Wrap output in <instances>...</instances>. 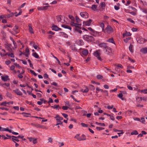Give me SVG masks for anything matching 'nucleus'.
<instances>
[{"mask_svg": "<svg viewBox=\"0 0 147 147\" xmlns=\"http://www.w3.org/2000/svg\"><path fill=\"white\" fill-rule=\"evenodd\" d=\"M112 29L111 27L109 26H107V27L106 28L107 32L108 33H110L111 32Z\"/></svg>", "mask_w": 147, "mask_h": 147, "instance_id": "nucleus-12", "label": "nucleus"}, {"mask_svg": "<svg viewBox=\"0 0 147 147\" xmlns=\"http://www.w3.org/2000/svg\"><path fill=\"white\" fill-rule=\"evenodd\" d=\"M100 50H99L97 51H95L94 53V55L97 57V58L100 61H101L102 60V59L100 57Z\"/></svg>", "mask_w": 147, "mask_h": 147, "instance_id": "nucleus-2", "label": "nucleus"}, {"mask_svg": "<svg viewBox=\"0 0 147 147\" xmlns=\"http://www.w3.org/2000/svg\"><path fill=\"white\" fill-rule=\"evenodd\" d=\"M63 119H60V118L59 119H57L56 120H57V122H58V123H57V124L56 125H63V122H61L60 121V120H62Z\"/></svg>", "mask_w": 147, "mask_h": 147, "instance_id": "nucleus-14", "label": "nucleus"}, {"mask_svg": "<svg viewBox=\"0 0 147 147\" xmlns=\"http://www.w3.org/2000/svg\"><path fill=\"white\" fill-rule=\"evenodd\" d=\"M30 72L33 74L35 76H37V74L33 71L30 70Z\"/></svg>", "mask_w": 147, "mask_h": 147, "instance_id": "nucleus-43", "label": "nucleus"}, {"mask_svg": "<svg viewBox=\"0 0 147 147\" xmlns=\"http://www.w3.org/2000/svg\"><path fill=\"white\" fill-rule=\"evenodd\" d=\"M59 34L60 36H62L65 38H67L68 37V35L64 32H60L59 33Z\"/></svg>", "mask_w": 147, "mask_h": 147, "instance_id": "nucleus-10", "label": "nucleus"}, {"mask_svg": "<svg viewBox=\"0 0 147 147\" xmlns=\"http://www.w3.org/2000/svg\"><path fill=\"white\" fill-rule=\"evenodd\" d=\"M48 140L49 141V142L52 143L53 142V139L51 137L49 138Z\"/></svg>", "mask_w": 147, "mask_h": 147, "instance_id": "nucleus-53", "label": "nucleus"}, {"mask_svg": "<svg viewBox=\"0 0 147 147\" xmlns=\"http://www.w3.org/2000/svg\"><path fill=\"white\" fill-rule=\"evenodd\" d=\"M81 125L83 127H88V125L87 124H86L85 123H82L81 124Z\"/></svg>", "mask_w": 147, "mask_h": 147, "instance_id": "nucleus-49", "label": "nucleus"}, {"mask_svg": "<svg viewBox=\"0 0 147 147\" xmlns=\"http://www.w3.org/2000/svg\"><path fill=\"white\" fill-rule=\"evenodd\" d=\"M63 116L65 118H67L68 117V115L65 113H62Z\"/></svg>", "mask_w": 147, "mask_h": 147, "instance_id": "nucleus-59", "label": "nucleus"}, {"mask_svg": "<svg viewBox=\"0 0 147 147\" xmlns=\"http://www.w3.org/2000/svg\"><path fill=\"white\" fill-rule=\"evenodd\" d=\"M55 118L56 119L57 118V119L60 118V119H63V118L62 117H60L59 115H56V117H55Z\"/></svg>", "mask_w": 147, "mask_h": 147, "instance_id": "nucleus-37", "label": "nucleus"}, {"mask_svg": "<svg viewBox=\"0 0 147 147\" xmlns=\"http://www.w3.org/2000/svg\"><path fill=\"white\" fill-rule=\"evenodd\" d=\"M75 30H76L77 32H79L80 34L82 33V31L78 29L77 28H76L75 29Z\"/></svg>", "mask_w": 147, "mask_h": 147, "instance_id": "nucleus-57", "label": "nucleus"}, {"mask_svg": "<svg viewBox=\"0 0 147 147\" xmlns=\"http://www.w3.org/2000/svg\"><path fill=\"white\" fill-rule=\"evenodd\" d=\"M28 139H29L30 142H32L34 144H36L37 143V139L33 138L32 137L28 138Z\"/></svg>", "mask_w": 147, "mask_h": 147, "instance_id": "nucleus-8", "label": "nucleus"}, {"mask_svg": "<svg viewBox=\"0 0 147 147\" xmlns=\"http://www.w3.org/2000/svg\"><path fill=\"white\" fill-rule=\"evenodd\" d=\"M62 27L68 29L70 30H71V28L70 26L68 25H61Z\"/></svg>", "mask_w": 147, "mask_h": 147, "instance_id": "nucleus-18", "label": "nucleus"}, {"mask_svg": "<svg viewBox=\"0 0 147 147\" xmlns=\"http://www.w3.org/2000/svg\"><path fill=\"white\" fill-rule=\"evenodd\" d=\"M31 125L34 126L36 127L37 128H42L43 126H41L39 124L35 123H32Z\"/></svg>", "mask_w": 147, "mask_h": 147, "instance_id": "nucleus-15", "label": "nucleus"}, {"mask_svg": "<svg viewBox=\"0 0 147 147\" xmlns=\"http://www.w3.org/2000/svg\"><path fill=\"white\" fill-rule=\"evenodd\" d=\"M123 96V95L122 93H120L118 95L119 97L121 98L122 100H123L124 98H122Z\"/></svg>", "mask_w": 147, "mask_h": 147, "instance_id": "nucleus-33", "label": "nucleus"}, {"mask_svg": "<svg viewBox=\"0 0 147 147\" xmlns=\"http://www.w3.org/2000/svg\"><path fill=\"white\" fill-rule=\"evenodd\" d=\"M99 46L102 48L104 49V51L108 47L107 46L106 43L103 42L100 44Z\"/></svg>", "mask_w": 147, "mask_h": 147, "instance_id": "nucleus-7", "label": "nucleus"}, {"mask_svg": "<svg viewBox=\"0 0 147 147\" xmlns=\"http://www.w3.org/2000/svg\"><path fill=\"white\" fill-rule=\"evenodd\" d=\"M140 51L143 53H147V48L146 47L141 49Z\"/></svg>", "mask_w": 147, "mask_h": 147, "instance_id": "nucleus-17", "label": "nucleus"}, {"mask_svg": "<svg viewBox=\"0 0 147 147\" xmlns=\"http://www.w3.org/2000/svg\"><path fill=\"white\" fill-rule=\"evenodd\" d=\"M62 108L64 110H67L69 108V107L67 106H63L62 107Z\"/></svg>", "mask_w": 147, "mask_h": 147, "instance_id": "nucleus-46", "label": "nucleus"}, {"mask_svg": "<svg viewBox=\"0 0 147 147\" xmlns=\"http://www.w3.org/2000/svg\"><path fill=\"white\" fill-rule=\"evenodd\" d=\"M90 89L91 90H95V87L94 86L92 85H90Z\"/></svg>", "mask_w": 147, "mask_h": 147, "instance_id": "nucleus-47", "label": "nucleus"}, {"mask_svg": "<svg viewBox=\"0 0 147 147\" xmlns=\"http://www.w3.org/2000/svg\"><path fill=\"white\" fill-rule=\"evenodd\" d=\"M12 137H14L15 138H22L24 137V136H17V137L14 136H12Z\"/></svg>", "mask_w": 147, "mask_h": 147, "instance_id": "nucleus-40", "label": "nucleus"}, {"mask_svg": "<svg viewBox=\"0 0 147 147\" xmlns=\"http://www.w3.org/2000/svg\"><path fill=\"white\" fill-rule=\"evenodd\" d=\"M82 136L84 137V138H81L80 137H79L78 138H77L78 140L79 141H81V140H86V137L84 135H82Z\"/></svg>", "mask_w": 147, "mask_h": 147, "instance_id": "nucleus-22", "label": "nucleus"}, {"mask_svg": "<svg viewBox=\"0 0 147 147\" xmlns=\"http://www.w3.org/2000/svg\"><path fill=\"white\" fill-rule=\"evenodd\" d=\"M127 20L131 23H133V24H135V22L133 20H132L131 18H128L127 19Z\"/></svg>", "mask_w": 147, "mask_h": 147, "instance_id": "nucleus-42", "label": "nucleus"}, {"mask_svg": "<svg viewBox=\"0 0 147 147\" xmlns=\"http://www.w3.org/2000/svg\"><path fill=\"white\" fill-rule=\"evenodd\" d=\"M15 68V66L14 65H12L11 66L10 69L11 70L15 72L16 73V71L14 70Z\"/></svg>", "mask_w": 147, "mask_h": 147, "instance_id": "nucleus-36", "label": "nucleus"}, {"mask_svg": "<svg viewBox=\"0 0 147 147\" xmlns=\"http://www.w3.org/2000/svg\"><path fill=\"white\" fill-rule=\"evenodd\" d=\"M51 107L56 109H57L58 107L60 109L61 108V107L59 106V105H55L54 106H52Z\"/></svg>", "mask_w": 147, "mask_h": 147, "instance_id": "nucleus-38", "label": "nucleus"}, {"mask_svg": "<svg viewBox=\"0 0 147 147\" xmlns=\"http://www.w3.org/2000/svg\"><path fill=\"white\" fill-rule=\"evenodd\" d=\"M89 91L87 87L86 88V89L84 90L83 91V93H86L87 92H88Z\"/></svg>", "mask_w": 147, "mask_h": 147, "instance_id": "nucleus-51", "label": "nucleus"}, {"mask_svg": "<svg viewBox=\"0 0 147 147\" xmlns=\"http://www.w3.org/2000/svg\"><path fill=\"white\" fill-rule=\"evenodd\" d=\"M14 91L18 95H22V93L18 89H16L14 90Z\"/></svg>", "mask_w": 147, "mask_h": 147, "instance_id": "nucleus-16", "label": "nucleus"}, {"mask_svg": "<svg viewBox=\"0 0 147 147\" xmlns=\"http://www.w3.org/2000/svg\"><path fill=\"white\" fill-rule=\"evenodd\" d=\"M131 34H130V32H126L125 33L123 34V36L124 37L125 36H130Z\"/></svg>", "mask_w": 147, "mask_h": 147, "instance_id": "nucleus-24", "label": "nucleus"}, {"mask_svg": "<svg viewBox=\"0 0 147 147\" xmlns=\"http://www.w3.org/2000/svg\"><path fill=\"white\" fill-rule=\"evenodd\" d=\"M32 55L36 58H39V56L36 52L32 53Z\"/></svg>", "mask_w": 147, "mask_h": 147, "instance_id": "nucleus-23", "label": "nucleus"}, {"mask_svg": "<svg viewBox=\"0 0 147 147\" xmlns=\"http://www.w3.org/2000/svg\"><path fill=\"white\" fill-rule=\"evenodd\" d=\"M62 16H58L57 17V19L58 22H59L62 20Z\"/></svg>", "mask_w": 147, "mask_h": 147, "instance_id": "nucleus-26", "label": "nucleus"}, {"mask_svg": "<svg viewBox=\"0 0 147 147\" xmlns=\"http://www.w3.org/2000/svg\"><path fill=\"white\" fill-rule=\"evenodd\" d=\"M31 24H28V27H29V29L28 30L29 31V32L31 33V34H33L34 33V32L33 31V29L31 26Z\"/></svg>", "mask_w": 147, "mask_h": 147, "instance_id": "nucleus-11", "label": "nucleus"}, {"mask_svg": "<svg viewBox=\"0 0 147 147\" xmlns=\"http://www.w3.org/2000/svg\"><path fill=\"white\" fill-rule=\"evenodd\" d=\"M127 87L128 88V89L129 90H133V88H132V87H131L130 86L128 85L127 86Z\"/></svg>", "mask_w": 147, "mask_h": 147, "instance_id": "nucleus-64", "label": "nucleus"}, {"mask_svg": "<svg viewBox=\"0 0 147 147\" xmlns=\"http://www.w3.org/2000/svg\"><path fill=\"white\" fill-rule=\"evenodd\" d=\"M20 73L18 75V77L20 79H22L23 78V76Z\"/></svg>", "mask_w": 147, "mask_h": 147, "instance_id": "nucleus-56", "label": "nucleus"}, {"mask_svg": "<svg viewBox=\"0 0 147 147\" xmlns=\"http://www.w3.org/2000/svg\"><path fill=\"white\" fill-rule=\"evenodd\" d=\"M10 39L13 42V44L14 45L15 48H16L17 47V45L16 42H15L12 38L11 37Z\"/></svg>", "mask_w": 147, "mask_h": 147, "instance_id": "nucleus-21", "label": "nucleus"}, {"mask_svg": "<svg viewBox=\"0 0 147 147\" xmlns=\"http://www.w3.org/2000/svg\"><path fill=\"white\" fill-rule=\"evenodd\" d=\"M100 27L102 28V31H104V24L102 23H101L100 24Z\"/></svg>", "mask_w": 147, "mask_h": 147, "instance_id": "nucleus-35", "label": "nucleus"}, {"mask_svg": "<svg viewBox=\"0 0 147 147\" xmlns=\"http://www.w3.org/2000/svg\"><path fill=\"white\" fill-rule=\"evenodd\" d=\"M4 131H8L10 133L11 132V130H9L7 128H5Z\"/></svg>", "mask_w": 147, "mask_h": 147, "instance_id": "nucleus-62", "label": "nucleus"}, {"mask_svg": "<svg viewBox=\"0 0 147 147\" xmlns=\"http://www.w3.org/2000/svg\"><path fill=\"white\" fill-rule=\"evenodd\" d=\"M13 30L15 34L18 33L20 31V29L19 26L16 25L13 28Z\"/></svg>", "mask_w": 147, "mask_h": 147, "instance_id": "nucleus-4", "label": "nucleus"}, {"mask_svg": "<svg viewBox=\"0 0 147 147\" xmlns=\"http://www.w3.org/2000/svg\"><path fill=\"white\" fill-rule=\"evenodd\" d=\"M58 29L59 27H58L57 26L54 25L52 27V30H53L57 31L58 30Z\"/></svg>", "mask_w": 147, "mask_h": 147, "instance_id": "nucleus-19", "label": "nucleus"}, {"mask_svg": "<svg viewBox=\"0 0 147 147\" xmlns=\"http://www.w3.org/2000/svg\"><path fill=\"white\" fill-rule=\"evenodd\" d=\"M95 123L97 125H100L101 126H105V124L104 123H98L97 122H96Z\"/></svg>", "mask_w": 147, "mask_h": 147, "instance_id": "nucleus-32", "label": "nucleus"}, {"mask_svg": "<svg viewBox=\"0 0 147 147\" xmlns=\"http://www.w3.org/2000/svg\"><path fill=\"white\" fill-rule=\"evenodd\" d=\"M92 21L90 19L88 21H84L83 22V24L84 26H89L90 25Z\"/></svg>", "mask_w": 147, "mask_h": 147, "instance_id": "nucleus-6", "label": "nucleus"}, {"mask_svg": "<svg viewBox=\"0 0 147 147\" xmlns=\"http://www.w3.org/2000/svg\"><path fill=\"white\" fill-rule=\"evenodd\" d=\"M82 53L85 56H87L88 53V51L87 50L82 51Z\"/></svg>", "mask_w": 147, "mask_h": 147, "instance_id": "nucleus-20", "label": "nucleus"}, {"mask_svg": "<svg viewBox=\"0 0 147 147\" xmlns=\"http://www.w3.org/2000/svg\"><path fill=\"white\" fill-rule=\"evenodd\" d=\"M83 38L85 40L90 42H93L94 40V38L93 36L87 35L84 36Z\"/></svg>", "mask_w": 147, "mask_h": 147, "instance_id": "nucleus-1", "label": "nucleus"}, {"mask_svg": "<svg viewBox=\"0 0 147 147\" xmlns=\"http://www.w3.org/2000/svg\"><path fill=\"white\" fill-rule=\"evenodd\" d=\"M26 102L27 104H30V105H32L33 106H34V105L33 103L31 102H30L28 101H26Z\"/></svg>", "mask_w": 147, "mask_h": 147, "instance_id": "nucleus-50", "label": "nucleus"}, {"mask_svg": "<svg viewBox=\"0 0 147 147\" xmlns=\"http://www.w3.org/2000/svg\"><path fill=\"white\" fill-rule=\"evenodd\" d=\"M80 15L82 17L85 18H87L88 17V14L86 12H81Z\"/></svg>", "mask_w": 147, "mask_h": 147, "instance_id": "nucleus-3", "label": "nucleus"}, {"mask_svg": "<svg viewBox=\"0 0 147 147\" xmlns=\"http://www.w3.org/2000/svg\"><path fill=\"white\" fill-rule=\"evenodd\" d=\"M1 79L4 82H6L7 80H9V79L8 78V76H6L5 77L1 76Z\"/></svg>", "mask_w": 147, "mask_h": 147, "instance_id": "nucleus-13", "label": "nucleus"}, {"mask_svg": "<svg viewBox=\"0 0 147 147\" xmlns=\"http://www.w3.org/2000/svg\"><path fill=\"white\" fill-rule=\"evenodd\" d=\"M100 5L101 7H105V2H101L100 4Z\"/></svg>", "mask_w": 147, "mask_h": 147, "instance_id": "nucleus-48", "label": "nucleus"}, {"mask_svg": "<svg viewBox=\"0 0 147 147\" xmlns=\"http://www.w3.org/2000/svg\"><path fill=\"white\" fill-rule=\"evenodd\" d=\"M107 41L115 44V43H114V41L113 39L112 38L109 39L107 40Z\"/></svg>", "mask_w": 147, "mask_h": 147, "instance_id": "nucleus-30", "label": "nucleus"}, {"mask_svg": "<svg viewBox=\"0 0 147 147\" xmlns=\"http://www.w3.org/2000/svg\"><path fill=\"white\" fill-rule=\"evenodd\" d=\"M106 53L108 55H109L110 53H112V49L109 47H108L105 50H104Z\"/></svg>", "mask_w": 147, "mask_h": 147, "instance_id": "nucleus-5", "label": "nucleus"}, {"mask_svg": "<svg viewBox=\"0 0 147 147\" xmlns=\"http://www.w3.org/2000/svg\"><path fill=\"white\" fill-rule=\"evenodd\" d=\"M131 135H136L138 134V131L136 130H134L131 133Z\"/></svg>", "mask_w": 147, "mask_h": 147, "instance_id": "nucleus-29", "label": "nucleus"}, {"mask_svg": "<svg viewBox=\"0 0 147 147\" xmlns=\"http://www.w3.org/2000/svg\"><path fill=\"white\" fill-rule=\"evenodd\" d=\"M6 104H7L6 102H3L1 104V105H3L5 106Z\"/></svg>", "mask_w": 147, "mask_h": 147, "instance_id": "nucleus-54", "label": "nucleus"}, {"mask_svg": "<svg viewBox=\"0 0 147 147\" xmlns=\"http://www.w3.org/2000/svg\"><path fill=\"white\" fill-rule=\"evenodd\" d=\"M16 138H15L14 137H12V140L14 142H16L15 141H16L18 142L19 141V140L18 139H15Z\"/></svg>", "mask_w": 147, "mask_h": 147, "instance_id": "nucleus-39", "label": "nucleus"}, {"mask_svg": "<svg viewBox=\"0 0 147 147\" xmlns=\"http://www.w3.org/2000/svg\"><path fill=\"white\" fill-rule=\"evenodd\" d=\"M104 87L106 89H108L109 88L107 84L104 85Z\"/></svg>", "mask_w": 147, "mask_h": 147, "instance_id": "nucleus-63", "label": "nucleus"}, {"mask_svg": "<svg viewBox=\"0 0 147 147\" xmlns=\"http://www.w3.org/2000/svg\"><path fill=\"white\" fill-rule=\"evenodd\" d=\"M131 39V37H128L126 38L125 39L123 40L124 42H125L126 43H127L129 40H130Z\"/></svg>", "mask_w": 147, "mask_h": 147, "instance_id": "nucleus-34", "label": "nucleus"}, {"mask_svg": "<svg viewBox=\"0 0 147 147\" xmlns=\"http://www.w3.org/2000/svg\"><path fill=\"white\" fill-rule=\"evenodd\" d=\"M114 65L116 66H117L118 67L120 68H123V67L121 65L119 64H115Z\"/></svg>", "mask_w": 147, "mask_h": 147, "instance_id": "nucleus-31", "label": "nucleus"}, {"mask_svg": "<svg viewBox=\"0 0 147 147\" xmlns=\"http://www.w3.org/2000/svg\"><path fill=\"white\" fill-rule=\"evenodd\" d=\"M14 64L16 67H18L19 69H20L21 68V66L19 65V64H17V63H14Z\"/></svg>", "mask_w": 147, "mask_h": 147, "instance_id": "nucleus-41", "label": "nucleus"}, {"mask_svg": "<svg viewBox=\"0 0 147 147\" xmlns=\"http://www.w3.org/2000/svg\"><path fill=\"white\" fill-rule=\"evenodd\" d=\"M102 76L100 75H98L97 76V78L98 79H102Z\"/></svg>", "mask_w": 147, "mask_h": 147, "instance_id": "nucleus-44", "label": "nucleus"}, {"mask_svg": "<svg viewBox=\"0 0 147 147\" xmlns=\"http://www.w3.org/2000/svg\"><path fill=\"white\" fill-rule=\"evenodd\" d=\"M104 92L105 93L106 95L107 96H109V94L108 91L105 90L104 91Z\"/></svg>", "mask_w": 147, "mask_h": 147, "instance_id": "nucleus-60", "label": "nucleus"}, {"mask_svg": "<svg viewBox=\"0 0 147 147\" xmlns=\"http://www.w3.org/2000/svg\"><path fill=\"white\" fill-rule=\"evenodd\" d=\"M71 24L72 26H75L76 28H80L81 27H80V26H78V25H80V26L81 25V24H77L76 23H75L74 22H71Z\"/></svg>", "mask_w": 147, "mask_h": 147, "instance_id": "nucleus-9", "label": "nucleus"}, {"mask_svg": "<svg viewBox=\"0 0 147 147\" xmlns=\"http://www.w3.org/2000/svg\"><path fill=\"white\" fill-rule=\"evenodd\" d=\"M97 8V6L95 5H93L91 7V8L94 11H95L96 10Z\"/></svg>", "mask_w": 147, "mask_h": 147, "instance_id": "nucleus-27", "label": "nucleus"}, {"mask_svg": "<svg viewBox=\"0 0 147 147\" xmlns=\"http://www.w3.org/2000/svg\"><path fill=\"white\" fill-rule=\"evenodd\" d=\"M96 129H97L98 130H103V129H104V128H102V127H96Z\"/></svg>", "mask_w": 147, "mask_h": 147, "instance_id": "nucleus-52", "label": "nucleus"}, {"mask_svg": "<svg viewBox=\"0 0 147 147\" xmlns=\"http://www.w3.org/2000/svg\"><path fill=\"white\" fill-rule=\"evenodd\" d=\"M76 19L77 22L78 23H79L81 21V20L77 16H76Z\"/></svg>", "mask_w": 147, "mask_h": 147, "instance_id": "nucleus-45", "label": "nucleus"}, {"mask_svg": "<svg viewBox=\"0 0 147 147\" xmlns=\"http://www.w3.org/2000/svg\"><path fill=\"white\" fill-rule=\"evenodd\" d=\"M11 62L10 61L7 60L5 61V63L6 65H8L11 63Z\"/></svg>", "mask_w": 147, "mask_h": 147, "instance_id": "nucleus-55", "label": "nucleus"}, {"mask_svg": "<svg viewBox=\"0 0 147 147\" xmlns=\"http://www.w3.org/2000/svg\"><path fill=\"white\" fill-rule=\"evenodd\" d=\"M133 46L132 45H130L129 47V49L130 51L131 52H133Z\"/></svg>", "mask_w": 147, "mask_h": 147, "instance_id": "nucleus-28", "label": "nucleus"}, {"mask_svg": "<svg viewBox=\"0 0 147 147\" xmlns=\"http://www.w3.org/2000/svg\"><path fill=\"white\" fill-rule=\"evenodd\" d=\"M104 114L106 115L107 116H110V118L111 120H113V121L114 120V117L113 116L111 115L108 114L106 113H104Z\"/></svg>", "mask_w": 147, "mask_h": 147, "instance_id": "nucleus-25", "label": "nucleus"}, {"mask_svg": "<svg viewBox=\"0 0 147 147\" xmlns=\"http://www.w3.org/2000/svg\"><path fill=\"white\" fill-rule=\"evenodd\" d=\"M53 101L52 99L51 98H49V101L48 102L53 103Z\"/></svg>", "mask_w": 147, "mask_h": 147, "instance_id": "nucleus-61", "label": "nucleus"}, {"mask_svg": "<svg viewBox=\"0 0 147 147\" xmlns=\"http://www.w3.org/2000/svg\"><path fill=\"white\" fill-rule=\"evenodd\" d=\"M50 6H44V7H43V10H47L48 7H49Z\"/></svg>", "mask_w": 147, "mask_h": 147, "instance_id": "nucleus-58", "label": "nucleus"}]
</instances>
